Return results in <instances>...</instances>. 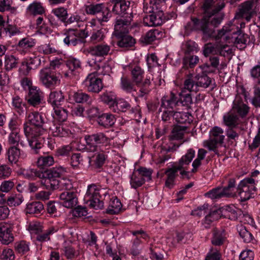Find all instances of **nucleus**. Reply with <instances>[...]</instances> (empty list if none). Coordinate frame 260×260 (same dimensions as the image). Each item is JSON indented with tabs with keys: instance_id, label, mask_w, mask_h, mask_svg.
Segmentation results:
<instances>
[{
	"instance_id": "obj_41",
	"label": "nucleus",
	"mask_w": 260,
	"mask_h": 260,
	"mask_svg": "<svg viewBox=\"0 0 260 260\" xmlns=\"http://www.w3.org/2000/svg\"><path fill=\"white\" fill-rule=\"evenodd\" d=\"M220 39L221 40L220 41L216 43L217 54L223 56L231 55L232 53V47L227 44H223L222 42L223 40L221 39Z\"/></svg>"
},
{
	"instance_id": "obj_55",
	"label": "nucleus",
	"mask_w": 260,
	"mask_h": 260,
	"mask_svg": "<svg viewBox=\"0 0 260 260\" xmlns=\"http://www.w3.org/2000/svg\"><path fill=\"white\" fill-rule=\"evenodd\" d=\"M159 34V31L157 29L151 30L141 38L142 41L146 44H150L157 39Z\"/></svg>"
},
{
	"instance_id": "obj_17",
	"label": "nucleus",
	"mask_w": 260,
	"mask_h": 260,
	"mask_svg": "<svg viewBox=\"0 0 260 260\" xmlns=\"http://www.w3.org/2000/svg\"><path fill=\"white\" fill-rule=\"evenodd\" d=\"M133 18V15H126L116 19L114 30L116 36L127 31V28L131 24Z\"/></svg>"
},
{
	"instance_id": "obj_52",
	"label": "nucleus",
	"mask_w": 260,
	"mask_h": 260,
	"mask_svg": "<svg viewBox=\"0 0 260 260\" xmlns=\"http://www.w3.org/2000/svg\"><path fill=\"white\" fill-rule=\"evenodd\" d=\"M131 107L130 105L125 101L122 99H120L115 102L112 110L115 112H125L127 109Z\"/></svg>"
},
{
	"instance_id": "obj_40",
	"label": "nucleus",
	"mask_w": 260,
	"mask_h": 260,
	"mask_svg": "<svg viewBox=\"0 0 260 260\" xmlns=\"http://www.w3.org/2000/svg\"><path fill=\"white\" fill-rule=\"evenodd\" d=\"M58 230L57 226H51L48 229L44 232L39 233L36 236V240L38 241L43 242L50 240V235L57 232Z\"/></svg>"
},
{
	"instance_id": "obj_27",
	"label": "nucleus",
	"mask_w": 260,
	"mask_h": 260,
	"mask_svg": "<svg viewBox=\"0 0 260 260\" xmlns=\"http://www.w3.org/2000/svg\"><path fill=\"white\" fill-rule=\"evenodd\" d=\"M223 216L232 220L238 219L243 214V211L235 206H228L222 208Z\"/></svg>"
},
{
	"instance_id": "obj_34",
	"label": "nucleus",
	"mask_w": 260,
	"mask_h": 260,
	"mask_svg": "<svg viewBox=\"0 0 260 260\" xmlns=\"http://www.w3.org/2000/svg\"><path fill=\"white\" fill-rule=\"evenodd\" d=\"M44 210V205L40 202H32L26 205L25 209L26 214H38Z\"/></svg>"
},
{
	"instance_id": "obj_16",
	"label": "nucleus",
	"mask_w": 260,
	"mask_h": 260,
	"mask_svg": "<svg viewBox=\"0 0 260 260\" xmlns=\"http://www.w3.org/2000/svg\"><path fill=\"white\" fill-rule=\"evenodd\" d=\"M62 206L67 208H72L78 203L77 194L73 191H65L59 196Z\"/></svg>"
},
{
	"instance_id": "obj_11",
	"label": "nucleus",
	"mask_w": 260,
	"mask_h": 260,
	"mask_svg": "<svg viewBox=\"0 0 260 260\" xmlns=\"http://www.w3.org/2000/svg\"><path fill=\"white\" fill-rule=\"evenodd\" d=\"M59 75V74H56L50 68H45L40 71V81L46 87L53 88L60 83Z\"/></svg>"
},
{
	"instance_id": "obj_64",
	"label": "nucleus",
	"mask_w": 260,
	"mask_h": 260,
	"mask_svg": "<svg viewBox=\"0 0 260 260\" xmlns=\"http://www.w3.org/2000/svg\"><path fill=\"white\" fill-rule=\"evenodd\" d=\"M252 103L255 107H260V80L254 87V96Z\"/></svg>"
},
{
	"instance_id": "obj_56",
	"label": "nucleus",
	"mask_w": 260,
	"mask_h": 260,
	"mask_svg": "<svg viewBox=\"0 0 260 260\" xmlns=\"http://www.w3.org/2000/svg\"><path fill=\"white\" fill-rule=\"evenodd\" d=\"M145 182V178H142L137 172L133 173L131 176L130 183L132 187L137 188L142 186Z\"/></svg>"
},
{
	"instance_id": "obj_31",
	"label": "nucleus",
	"mask_w": 260,
	"mask_h": 260,
	"mask_svg": "<svg viewBox=\"0 0 260 260\" xmlns=\"http://www.w3.org/2000/svg\"><path fill=\"white\" fill-rule=\"evenodd\" d=\"M239 117L232 110L223 116V122L228 127H236L239 124Z\"/></svg>"
},
{
	"instance_id": "obj_59",
	"label": "nucleus",
	"mask_w": 260,
	"mask_h": 260,
	"mask_svg": "<svg viewBox=\"0 0 260 260\" xmlns=\"http://www.w3.org/2000/svg\"><path fill=\"white\" fill-rule=\"evenodd\" d=\"M205 196L211 199H218L223 197H225L222 188L216 187L209 191L205 194Z\"/></svg>"
},
{
	"instance_id": "obj_35",
	"label": "nucleus",
	"mask_w": 260,
	"mask_h": 260,
	"mask_svg": "<svg viewBox=\"0 0 260 260\" xmlns=\"http://www.w3.org/2000/svg\"><path fill=\"white\" fill-rule=\"evenodd\" d=\"M41 181V184L44 186L47 189L55 190L59 188L60 180L56 178H49L45 176Z\"/></svg>"
},
{
	"instance_id": "obj_26",
	"label": "nucleus",
	"mask_w": 260,
	"mask_h": 260,
	"mask_svg": "<svg viewBox=\"0 0 260 260\" xmlns=\"http://www.w3.org/2000/svg\"><path fill=\"white\" fill-rule=\"evenodd\" d=\"M232 111L237 113L241 117H245L249 112V107L242 100L237 98L233 102Z\"/></svg>"
},
{
	"instance_id": "obj_28",
	"label": "nucleus",
	"mask_w": 260,
	"mask_h": 260,
	"mask_svg": "<svg viewBox=\"0 0 260 260\" xmlns=\"http://www.w3.org/2000/svg\"><path fill=\"white\" fill-rule=\"evenodd\" d=\"M43 92L40 89L34 86L30 89L28 99V103L34 107H36L41 103Z\"/></svg>"
},
{
	"instance_id": "obj_60",
	"label": "nucleus",
	"mask_w": 260,
	"mask_h": 260,
	"mask_svg": "<svg viewBox=\"0 0 260 260\" xmlns=\"http://www.w3.org/2000/svg\"><path fill=\"white\" fill-rule=\"evenodd\" d=\"M88 63L90 66H92L93 64H95V69L97 70V73L99 75H109L111 72V69L108 64H105L102 68H100L99 65L96 64L94 61H89Z\"/></svg>"
},
{
	"instance_id": "obj_21",
	"label": "nucleus",
	"mask_w": 260,
	"mask_h": 260,
	"mask_svg": "<svg viewBox=\"0 0 260 260\" xmlns=\"http://www.w3.org/2000/svg\"><path fill=\"white\" fill-rule=\"evenodd\" d=\"M150 15H147L143 18V23L146 26H156L160 25L164 21L162 18L163 13L162 11H159L157 14L155 12Z\"/></svg>"
},
{
	"instance_id": "obj_44",
	"label": "nucleus",
	"mask_w": 260,
	"mask_h": 260,
	"mask_svg": "<svg viewBox=\"0 0 260 260\" xmlns=\"http://www.w3.org/2000/svg\"><path fill=\"white\" fill-rule=\"evenodd\" d=\"M173 116L180 123H189L192 121L191 115L188 112L176 111L174 112Z\"/></svg>"
},
{
	"instance_id": "obj_9",
	"label": "nucleus",
	"mask_w": 260,
	"mask_h": 260,
	"mask_svg": "<svg viewBox=\"0 0 260 260\" xmlns=\"http://www.w3.org/2000/svg\"><path fill=\"white\" fill-rule=\"evenodd\" d=\"M255 180L252 178H245L241 180L237 188V192L242 202L253 197L256 190Z\"/></svg>"
},
{
	"instance_id": "obj_48",
	"label": "nucleus",
	"mask_w": 260,
	"mask_h": 260,
	"mask_svg": "<svg viewBox=\"0 0 260 260\" xmlns=\"http://www.w3.org/2000/svg\"><path fill=\"white\" fill-rule=\"evenodd\" d=\"M225 240L224 232L223 231H215L213 234L211 243L214 246L222 245Z\"/></svg>"
},
{
	"instance_id": "obj_53",
	"label": "nucleus",
	"mask_w": 260,
	"mask_h": 260,
	"mask_svg": "<svg viewBox=\"0 0 260 260\" xmlns=\"http://www.w3.org/2000/svg\"><path fill=\"white\" fill-rule=\"evenodd\" d=\"M52 13L56 16L63 23H65L66 18H68V11L67 9L64 7H60L53 9L52 10Z\"/></svg>"
},
{
	"instance_id": "obj_15",
	"label": "nucleus",
	"mask_w": 260,
	"mask_h": 260,
	"mask_svg": "<svg viewBox=\"0 0 260 260\" xmlns=\"http://www.w3.org/2000/svg\"><path fill=\"white\" fill-rule=\"evenodd\" d=\"M114 4L112 12L121 17L126 15H133V12L130 7L129 2H112Z\"/></svg>"
},
{
	"instance_id": "obj_14",
	"label": "nucleus",
	"mask_w": 260,
	"mask_h": 260,
	"mask_svg": "<svg viewBox=\"0 0 260 260\" xmlns=\"http://www.w3.org/2000/svg\"><path fill=\"white\" fill-rule=\"evenodd\" d=\"M255 1H247L241 4L237 14V17L244 18L247 21H249L252 17L253 8L256 11L259 10L255 9Z\"/></svg>"
},
{
	"instance_id": "obj_7",
	"label": "nucleus",
	"mask_w": 260,
	"mask_h": 260,
	"mask_svg": "<svg viewBox=\"0 0 260 260\" xmlns=\"http://www.w3.org/2000/svg\"><path fill=\"white\" fill-rule=\"evenodd\" d=\"M144 71L139 66H136L132 68L131 74L133 82L136 85L140 87V96H143L148 94L150 91L151 76H147L144 81L142 80L144 78Z\"/></svg>"
},
{
	"instance_id": "obj_63",
	"label": "nucleus",
	"mask_w": 260,
	"mask_h": 260,
	"mask_svg": "<svg viewBox=\"0 0 260 260\" xmlns=\"http://www.w3.org/2000/svg\"><path fill=\"white\" fill-rule=\"evenodd\" d=\"M197 44L193 41H188L182 44V50L185 54L197 51L198 50Z\"/></svg>"
},
{
	"instance_id": "obj_36",
	"label": "nucleus",
	"mask_w": 260,
	"mask_h": 260,
	"mask_svg": "<svg viewBox=\"0 0 260 260\" xmlns=\"http://www.w3.org/2000/svg\"><path fill=\"white\" fill-rule=\"evenodd\" d=\"M54 162V160L53 156L48 154H44L38 158L37 164L39 168L45 169L52 166Z\"/></svg>"
},
{
	"instance_id": "obj_23",
	"label": "nucleus",
	"mask_w": 260,
	"mask_h": 260,
	"mask_svg": "<svg viewBox=\"0 0 260 260\" xmlns=\"http://www.w3.org/2000/svg\"><path fill=\"white\" fill-rule=\"evenodd\" d=\"M19 174L22 175L25 178L31 180H34L37 178L42 179L45 177L43 172L31 168H21L19 170Z\"/></svg>"
},
{
	"instance_id": "obj_18",
	"label": "nucleus",
	"mask_w": 260,
	"mask_h": 260,
	"mask_svg": "<svg viewBox=\"0 0 260 260\" xmlns=\"http://www.w3.org/2000/svg\"><path fill=\"white\" fill-rule=\"evenodd\" d=\"M225 7L224 2H218L215 0H205L203 4V9L205 12V15L212 13H218L221 9Z\"/></svg>"
},
{
	"instance_id": "obj_45",
	"label": "nucleus",
	"mask_w": 260,
	"mask_h": 260,
	"mask_svg": "<svg viewBox=\"0 0 260 260\" xmlns=\"http://www.w3.org/2000/svg\"><path fill=\"white\" fill-rule=\"evenodd\" d=\"M73 98L74 101L77 103L90 104L92 99L87 93L81 91H78L74 93Z\"/></svg>"
},
{
	"instance_id": "obj_6",
	"label": "nucleus",
	"mask_w": 260,
	"mask_h": 260,
	"mask_svg": "<svg viewBox=\"0 0 260 260\" xmlns=\"http://www.w3.org/2000/svg\"><path fill=\"white\" fill-rule=\"evenodd\" d=\"M192 76V74H190L184 82V88L190 92H197L199 90L200 88H206L212 84L211 78L204 73L196 76L194 80L191 79Z\"/></svg>"
},
{
	"instance_id": "obj_24",
	"label": "nucleus",
	"mask_w": 260,
	"mask_h": 260,
	"mask_svg": "<svg viewBox=\"0 0 260 260\" xmlns=\"http://www.w3.org/2000/svg\"><path fill=\"white\" fill-rule=\"evenodd\" d=\"M8 159L11 164H16L19 158L24 159L27 157V154L23 151H21L16 146H12L7 151Z\"/></svg>"
},
{
	"instance_id": "obj_42",
	"label": "nucleus",
	"mask_w": 260,
	"mask_h": 260,
	"mask_svg": "<svg viewBox=\"0 0 260 260\" xmlns=\"http://www.w3.org/2000/svg\"><path fill=\"white\" fill-rule=\"evenodd\" d=\"M199 62V58L196 55L185 56L183 58L182 69L187 70L194 68Z\"/></svg>"
},
{
	"instance_id": "obj_20",
	"label": "nucleus",
	"mask_w": 260,
	"mask_h": 260,
	"mask_svg": "<svg viewBox=\"0 0 260 260\" xmlns=\"http://www.w3.org/2000/svg\"><path fill=\"white\" fill-rule=\"evenodd\" d=\"M110 50V46L106 44H99L89 47L87 52L92 56L104 57L109 54Z\"/></svg>"
},
{
	"instance_id": "obj_46",
	"label": "nucleus",
	"mask_w": 260,
	"mask_h": 260,
	"mask_svg": "<svg viewBox=\"0 0 260 260\" xmlns=\"http://www.w3.org/2000/svg\"><path fill=\"white\" fill-rule=\"evenodd\" d=\"M101 100L104 103L108 104L112 109L116 102V95L112 92H105L100 96Z\"/></svg>"
},
{
	"instance_id": "obj_4",
	"label": "nucleus",
	"mask_w": 260,
	"mask_h": 260,
	"mask_svg": "<svg viewBox=\"0 0 260 260\" xmlns=\"http://www.w3.org/2000/svg\"><path fill=\"white\" fill-rule=\"evenodd\" d=\"M107 196H109L107 189L92 184L88 186L84 200L89 202L90 208L98 210L104 207L103 200Z\"/></svg>"
},
{
	"instance_id": "obj_30",
	"label": "nucleus",
	"mask_w": 260,
	"mask_h": 260,
	"mask_svg": "<svg viewBox=\"0 0 260 260\" xmlns=\"http://www.w3.org/2000/svg\"><path fill=\"white\" fill-rule=\"evenodd\" d=\"M115 121V116L110 113L103 114L99 116L97 119L98 124L104 128H109L113 126Z\"/></svg>"
},
{
	"instance_id": "obj_50",
	"label": "nucleus",
	"mask_w": 260,
	"mask_h": 260,
	"mask_svg": "<svg viewBox=\"0 0 260 260\" xmlns=\"http://www.w3.org/2000/svg\"><path fill=\"white\" fill-rule=\"evenodd\" d=\"M54 110V117L60 122L64 121L68 118V111L67 110L62 108L58 106L53 107Z\"/></svg>"
},
{
	"instance_id": "obj_49",
	"label": "nucleus",
	"mask_w": 260,
	"mask_h": 260,
	"mask_svg": "<svg viewBox=\"0 0 260 260\" xmlns=\"http://www.w3.org/2000/svg\"><path fill=\"white\" fill-rule=\"evenodd\" d=\"M223 15L221 14L212 13L207 14V19L210 25L214 29L221 22Z\"/></svg>"
},
{
	"instance_id": "obj_5",
	"label": "nucleus",
	"mask_w": 260,
	"mask_h": 260,
	"mask_svg": "<svg viewBox=\"0 0 260 260\" xmlns=\"http://www.w3.org/2000/svg\"><path fill=\"white\" fill-rule=\"evenodd\" d=\"M184 28L187 32L200 31L202 32L204 37L208 38L212 37L214 32V28L209 24L207 15H205L202 19L191 17L190 21L184 26Z\"/></svg>"
},
{
	"instance_id": "obj_47",
	"label": "nucleus",
	"mask_w": 260,
	"mask_h": 260,
	"mask_svg": "<svg viewBox=\"0 0 260 260\" xmlns=\"http://www.w3.org/2000/svg\"><path fill=\"white\" fill-rule=\"evenodd\" d=\"M66 172L64 168L59 166L53 167L52 169L48 170L43 172L45 176H47L49 178H59Z\"/></svg>"
},
{
	"instance_id": "obj_39",
	"label": "nucleus",
	"mask_w": 260,
	"mask_h": 260,
	"mask_svg": "<svg viewBox=\"0 0 260 260\" xmlns=\"http://www.w3.org/2000/svg\"><path fill=\"white\" fill-rule=\"evenodd\" d=\"M49 130L54 137H62L68 134V131L59 123H52L49 127Z\"/></svg>"
},
{
	"instance_id": "obj_51",
	"label": "nucleus",
	"mask_w": 260,
	"mask_h": 260,
	"mask_svg": "<svg viewBox=\"0 0 260 260\" xmlns=\"http://www.w3.org/2000/svg\"><path fill=\"white\" fill-rule=\"evenodd\" d=\"M65 66L69 69L71 74L76 75V71L81 68V62L76 58H70L66 61Z\"/></svg>"
},
{
	"instance_id": "obj_8",
	"label": "nucleus",
	"mask_w": 260,
	"mask_h": 260,
	"mask_svg": "<svg viewBox=\"0 0 260 260\" xmlns=\"http://www.w3.org/2000/svg\"><path fill=\"white\" fill-rule=\"evenodd\" d=\"M85 10L88 15H96L98 21L102 25L108 22L111 17L110 10L106 7L103 3L86 5Z\"/></svg>"
},
{
	"instance_id": "obj_19",
	"label": "nucleus",
	"mask_w": 260,
	"mask_h": 260,
	"mask_svg": "<svg viewBox=\"0 0 260 260\" xmlns=\"http://www.w3.org/2000/svg\"><path fill=\"white\" fill-rule=\"evenodd\" d=\"M11 232L9 224L0 222V241L2 244L8 245L13 241L14 237Z\"/></svg>"
},
{
	"instance_id": "obj_29",
	"label": "nucleus",
	"mask_w": 260,
	"mask_h": 260,
	"mask_svg": "<svg viewBox=\"0 0 260 260\" xmlns=\"http://www.w3.org/2000/svg\"><path fill=\"white\" fill-rule=\"evenodd\" d=\"M116 36L118 39L117 44L120 48L128 49L134 46L136 43L135 39L128 35L123 34Z\"/></svg>"
},
{
	"instance_id": "obj_3",
	"label": "nucleus",
	"mask_w": 260,
	"mask_h": 260,
	"mask_svg": "<svg viewBox=\"0 0 260 260\" xmlns=\"http://www.w3.org/2000/svg\"><path fill=\"white\" fill-rule=\"evenodd\" d=\"M215 39H222L226 43H234L240 49L245 48L249 40L247 35L242 33L238 27L233 24L224 26L218 30Z\"/></svg>"
},
{
	"instance_id": "obj_2",
	"label": "nucleus",
	"mask_w": 260,
	"mask_h": 260,
	"mask_svg": "<svg viewBox=\"0 0 260 260\" xmlns=\"http://www.w3.org/2000/svg\"><path fill=\"white\" fill-rule=\"evenodd\" d=\"M195 156V150L192 148L187 150V152L176 163L172 168H169L165 171L167 179L165 186L171 188L174 185L175 179L177 176V172L180 171V174L183 179H189V172L187 171V166L190 164Z\"/></svg>"
},
{
	"instance_id": "obj_32",
	"label": "nucleus",
	"mask_w": 260,
	"mask_h": 260,
	"mask_svg": "<svg viewBox=\"0 0 260 260\" xmlns=\"http://www.w3.org/2000/svg\"><path fill=\"white\" fill-rule=\"evenodd\" d=\"M64 97L61 90L51 91L49 95L48 101L54 107L61 105L64 101Z\"/></svg>"
},
{
	"instance_id": "obj_54",
	"label": "nucleus",
	"mask_w": 260,
	"mask_h": 260,
	"mask_svg": "<svg viewBox=\"0 0 260 260\" xmlns=\"http://www.w3.org/2000/svg\"><path fill=\"white\" fill-rule=\"evenodd\" d=\"M235 185L236 180L234 178H231L229 180L228 186L222 188L225 197H231L234 196L233 190L235 187Z\"/></svg>"
},
{
	"instance_id": "obj_57",
	"label": "nucleus",
	"mask_w": 260,
	"mask_h": 260,
	"mask_svg": "<svg viewBox=\"0 0 260 260\" xmlns=\"http://www.w3.org/2000/svg\"><path fill=\"white\" fill-rule=\"evenodd\" d=\"M36 40L31 38L26 37L20 40L18 44V46L24 49H30L36 45Z\"/></svg>"
},
{
	"instance_id": "obj_43",
	"label": "nucleus",
	"mask_w": 260,
	"mask_h": 260,
	"mask_svg": "<svg viewBox=\"0 0 260 260\" xmlns=\"http://www.w3.org/2000/svg\"><path fill=\"white\" fill-rule=\"evenodd\" d=\"M122 208V204L117 198L114 197L111 199L107 212L110 214H117Z\"/></svg>"
},
{
	"instance_id": "obj_22",
	"label": "nucleus",
	"mask_w": 260,
	"mask_h": 260,
	"mask_svg": "<svg viewBox=\"0 0 260 260\" xmlns=\"http://www.w3.org/2000/svg\"><path fill=\"white\" fill-rule=\"evenodd\" d=\"M178 105L179 101L177 97L173 93H171L170 95L164 96L161 99L159 111H162V109L173 110Z\"/></svg>"
},
{
	"instance_id": "obj_38",
	"label": "nucleus",
	"mask_w": 260,
	"mask_h": 260,
	"mask_svg": "<svg viewBox=\"0 0 260 260\" xmlns=\"http://www.w3.org/2000/svg\"><path fill=\"white\" fill-rule=\"evenodd\" d=\"M223 133V130L221 127L214 126L210 131V137L218 142L219 145H222L225 138Z\"/></svg>"
},
{
	"instance_id": "obj_13",
	"label": "nucleus",
	"mask_w": 260,
	"mask_h": 260,
	"mask_svg": "<svg viewBox=\"0 0 260 260\" xmlns=\"http://www.w3.org/2000/svg\"><path fill=\"white\" fill-rule=\"evenodd\" d=\"M83 84L88 91L93 93H99L103 88L102 80L95 72L88 74Z\"/></svg>"
},
{
	"instance_id": "obj_10",
	"label": "nucleus",
	"mask_w": 260,
	"mask_h": 260,
	"mask_svg": "<svg viewBox=\"0 0 260 260\" xmlns=\"http://www.w3.org/2000/svg\"><path fill=\"white\" fill-rule=\"evenodd\" d=\"M86 141L85 149L89 152L98 151L101 145H106L110 139L105 134L102 132L86 135L84 137Z\"/></svg>"
},
{
	"instance_id": "obj_61",
	"label": "nucleus",
	"mask_w": 260,
	"mask_h": 260,
	"mask_svg": "<svg viewBox=\"0 0 260 260\" xmlns=\"http://www.w3.org/2000/svg\"><path fill=\"white\" fill-rule=\"evenodd\" d=\"M105 38L104 31L102 29L94 30L91 32L90 37V42L92 43L100 42Z\"/></svg>"
},
{
	"instance_id": "obj_58",
	"label": "nucleus",
	"mask_w": 260,
	"mask_h": 260,
	"mask_svg": "<svg viewBox=\"0 0 260 260\" xmlns=\"http://www.w3.org/2000/svg\"><path fill=\"white\" fill-rule=\"evenodd\" d=\"M238 231L240 236L245 242L249 243L252 240L253 236L252 234L247 231L245 226L242 225H239L238 227Z\"/></svg>"
},
{
	"instance_id": "obj_12",
	"label": "nucleus",
	"mask_w": 260,
	"mask_h": 260,
	"mask_svg": "<svg viewBox=\"0 0 260 260\" xmlns=\"http://www.w3.org/2000/svg\"><path fill=\"white\" fill-rule=\"evenodd\" d=\"M66 37L63 39L64 43L69 45L76 46L81 42V39L86 38L88 32L85 29L70 28L64 32Z\"/></svg>"
},
{
	"instance_id": "obj_62",
	"label": "nucleus",
	"mask_w": 260,
	"mask_h": 260,
	"mask_svg": "<svg viewBox=\"0 0 260 260\" xmlns=\"http://www.w3.org/2000/svg\"><path fill=\"white\" fill-rule=\"evenodd\" d=\"M184 135V129L182 128L180 126H175L172 132L170 138L172 140H181Z\"/></svg>"
},
{
	"instance_id": "obj_37",
	"label": "nucleus",
	"mask_w": 260,
	"mask_h": 260,
	"mask_svg": "<svg viewBox=\"0 0 260 260\" xmlns=\"http://www.w3.org/2000/svg\"><path fill=\"white\" fill-rule=\"evenodd\" d=\"M120 87L123 91L128 93L136 91L134 83L126 76H123L121 77Z\"/></svg>"
},
{
	"instance_id": "obj_33",
	"label": "nucleus",
	"mask_w": 260,
	"mask_h": 260,
	"mask_svg": "<svg viewBox=\"0 0 260 260\" xmlns=\"http://www.w3.org/2000/svg\"><path fill=\"white\" fill-rule=\"evenodd\" d=\"M27 12L32 15H41L45 13V9L40 2L35 1L30 4L26 8Z\"/></svg>"
},
{
	"instance_id": "obj_25",
	"label": "nucleus",
	"mask_w": 260,
	"mask_h": 260,
	"mask_svg": "<svg viewBox=\"0 0 260 260\" xmlns=\"http://www.w3.org/2000/svg\"><path fill=\"white\" fill-rule=\"evenodd\" d=\"M181 144H174L172 147H169L168 148L162 147L159 153L158 158L156 159V164L162 166L165 162L171 158V154L169 153L171 151H175Z\"/></svg>"
},
{
	"instance_id": "obj_1",
	"label": "nucleus",
	"mask_w": 260,
	"mask_h": 260,
	"mask_svg": "<svg viewBox=\"0 0 260 260\" xmlns=\"http://www.w3.org/2000/svg\"><path fill=\"white\" fill-rule=\"evenodd\" d=\"M23 129L29 145L35 153H38V150L43 146L44 137L42 136L47 131L44 117L37 112L28 113Z\"/></svg>"
}]
</instances>
